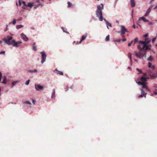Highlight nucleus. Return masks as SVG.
I'll use <instances>...</instances> for the list:
<instances>
[{"label":"nucleus","instance_id":"nucleus-1","mask_svg":"<svg viewBox=\"0 0 157 157\" xmlns=\"http://www.w3.org/2000/svg\"><path fill=\"white\" fill-rule=\"evenodd\" d=\"M146 74H144L143 76L141 78L140 80L142 82L139 81L138 82H137L138 84L142 86V89H140L141 91V94L138 96V97L139 98L143 97H146L147 93L144 91L143 89H145L146 90H149V89L147 86V82L146 81L147 78L146 77Z\"/></svg>","mask_w":157,"mask_h":157},{"label":"nucleus","instance_id":"nucleus-2","mask_svg":"<svg viewBox=\"0 0 157 157\" xmlns=\"http://www.w3.org/2000/svg\"><path fill=\"white\" fill-rule=\"evenodd\" d=\"M97 9L95 11V13L96 17L99 19L100 21H102L104 20L106 23V27L108 29V21L105 18H103V15L102 14V10L104 9V5L103 4L101 3V4L98 5L97 6Z\"/></svg>","mask_w":157,"mask_h":157},{"label":"nucleus","instance_id":"nucleus-3","mask_svg":"<svg viewBox=\"0 0 157 157\" xmlns=\"http://www.w3.org/2000/svg\"><path fill=\"white\" fill-rule=\"evenodd\" d=\"M2 40L4 41L6 44L9 45H12L13 47L17 48L19 47V45L17 44V41L14 39L12 40V42H11L10 41L7 40V39L6 38H3Z\"/></svg>","mask_w":157,"mask_h":157},{"label":"nucleus","instance_id":"nucleus-4","mask_svg":"<svg viewBox=\"0 0 157 157\" xmlns=\"http://www.w3.org/2000/svg\"><path fill=\"white\" fill-rule=\"evenodd\" d=\"M7 82V79L6 76L5 75L2 76V74L0 71V82L2 84H6Z\"/></svg>","mask_w":157,"mask_h":157},{"label":"nucleus","instance_id":"nucleus-5","mask_svg":"<svg viewBox=\"0 0 157 157\" xmlns=\"http://www.w3.org/2000/svg\"><path fill=\"white\" fill-rule=\"evenodd\" d=\"M120 26L121 28V32H118V33H120L121 36L123 37H125L124 35L125 34V33L126 32H128V31L124 26L121 25Z\"/></svg>","mask_w":157,"mask_h":157},{"label":"nucleus","instance_id":"nucleus-6","mask_svg":"<svg viewBox=\"0 0 157 157\" xmlns=\"http://www.w3.org/2000/svg\"><path fill=\"white\" fill-rule=\"evenodd\" d=\"M40 54L41 56V62L43 64L45 61L47 55L44 51L40 52Z\"/></svg>","mask_w":157,"mask_h":157},{"label":"nucleus","instance_id":"nucleus-7","mask_svg":"<svg viewBox=\"0 0 157 157\" xmlns=\"http://www.w3.org/2000/svg\"><path fill=\"white\" fill-rule=\"evenodd\" d=\"M35 87L36 90L37 91L40 90H43L44 89V86L39 84H36L35 85Z\"/></svg>","mask_w":157,"mask_h":157},{"label":"nucleus","instance_id":"nucleus-8","mask_svg":"<svg viewBox=\"0 0 157 157\" xmlns=\"http://www.w3.org/2000/svg\"><path fill=\"white\" fill-rule=\"evenodd\" d=\"M135 56L138 58L140 59H144V57L145 59L146 57V53H145V55L144 56V55L142 53H138L136 52Z\"/></svg>","mask_w":157,"mask_h":157},{"label":"nucleus","instance_id":"nucleus-9","mask_svg":"<svg viewBox=\"0 0 157 157\" xmlns=\"http://www.w3.org/2000/svg\"><path fill=\"white\" fill-rule=\"evenodd\" d=\"M21 38L25 41L27 42L29 40V38L24 33H21Z\"/></svg>","mask_w":157,"mask_h":157},{"label":"nucleus","instance_id":"nucleus-10","mask_svg":"<svg viewBox=\"0 0 157 157\" xmlns=\"http://www.w3.org/2000/svg\"><path fill=\"white\" fill-rule=\"evenodd\" d=\"M55 90L53 89L52 90V96L51 98L52 99H55Z\"/></svg>","mask_w":157,"mask_h":157},{"label":"nucleus","instance_id":"nucleus-11","mask_svg":"<svg viewBox=\"0 0 157 157\" xmlns=\"http://www.w3.org/2000/svg\"><path fill=\"white\" fill-rule=\"evenodd\" d=\"M34 4V2H29L26 5V6L29 7L31 8L33 6Z\"/></svg>","mask_w":157,"mask_h":157},{"label":"nucleus","instance_id":"nucleus-12","mask_svg":"<svg viewBox=\"0 0 157 157\" xmlns=\"http://www.w3.org/2000/svg\"><path fill=\"white\" fill-rule=\"evenodd\" d=\"M88 34L87 33H86L85 35H83L82 36V38L81 39V41H83L84 40L86 37L88 36Z\"/></svg>","mask_w":157,"mask_h":157},{"label":"nucleus","instance_id":"nucleus-13","mask_svg":"<svg viewBox=\"0 0 157 157\" xmlns=\"http://www.w3.org/2000/svg\"><path fill=\"white\" fill-rule=\"evenodd\" d=\"M141 20H143L144 21V22H148V20L146 19L144 17H140L139 18V21H140Z\"/></svg>","mask_w":157,"mask_h":157},{"label":"nucleus","instance_id":"nucleus-14","mask_svg":"<svg viewBox=\"0 0 157 157\" xmlns=\"http://www.w3.org/2000/svg\"><path fill=\"white\" fill-rule=\"evenodd\" d=\"M130 3L132 7H133L135 6V3L134 0H131Z\"/></svg>","mask_w":157,"mask_h":157},{"label":"nucleus","instance_id":"nucleus-15","mask_svg":"<svg viewBox=\"0 0 157 157\" xmlns=\"http://www.w3.org/2000/svg\"><path fill=\"white\" fill-rule=\"evenodd\" d=\"M151 9L150 8H149L147 10L146 13H145L144 15V16L146 17L147 16L148 14H149V13H150L151 11Z\"/></svg>","mask_w":157,"mask_h":157},{"label":"nucleus","instance_id":"nucleus-16","mask_svg":"<svg viewBox=\"0 0 157 157\" xmlns=\"http://www.w3.org/2000/svg\"><path fill=\"white\" fill-rule=\"evenodd\" d=\"M61 29H62L63 32L66 33L67 34H69V33L67 31V29L66 28H64L63 27H61Z\"/></svg>","mask_w":157,"mask_h":157},{"label":"nucleus","instance_id":"nucleus-17","mask_svg":"<svg viewBox=\"0 0 157 157\" xmlns=\"http://www.w3.org/2000/svg\"><path fill=\"white\" fill-rule=\"evenodd\" d=\"M145 44H147L150 41V40L149 39V38H146L145 39Z\"/></svg>","mask_w":157,"mask_h":157},{"label":"nucleus","instance_id":"nucleus-18","mask_svg":"<svg viewBox=\"0 0 157 157\" xmlns=\"http://www.w3.org/2000/svg\"><path fill=\"white\" fill-rule=\"evenodd\" d=\"M20 82L19 81H14V82H13L12 83V86H11V88H13V86L16 85V84L17 83V82Z\"/></svg>","mask_w":157,"mask_h":157},{"label":"nucleus","instance_id":"nucleus-19","mask_svg":"<svg viewBox=\"0 0 157 157\" xmlns=\"http://www.w3.org/2000/svg\"><path fill=\"white\" fill-rule=\"evenodd\" d=\"M41 6L42 7L43 6V4L41 3H39L37 5H35L34 7V9H36L38 7H39V6Z\"/></svg>","mask_w":157,"mask_h":157},{"label":"nucleus","instance_id":"nucleus-20","mask_svg":"<svg viewBox=\"0 0 157 157\" xmlns=\"http://www.w3.org/2000/svg\"><path fill=\"white\" fill-rule=\"evenodd\" d=\"M23 25H17L16 26V28L17 29H19L21 28H23Z\"/></svg>","mask_w":157,"mask_h":157},{"label":"nucleus","instance_id":"nucleus-21","mask_svg":"<svg viewBox=\"0 0 157 157\" xmlns=\"http://www.w3.org/2000/svg\"><path fill=\"white\" fill-rule=\"evenodd\" d=\"M67 4L68 5L67 7L68 8H71L72 6V4L69 1L68 2Z\"/></svg>","mask_w":157,"mask_h":157},{"label":"nucleus","instance_id":"nucleus-22","mask_svg":"<svg viewBox=\"0 0 157 157\" xmlns=\"http://www.w3.org/2000/svg\"><path fill=\"white\" fill-rule=\"evenodd\" d=\"M128 56L129 59H130L131 63H132V55L130 53H128Z\"/></svg>","mask_w":157,"mask_h":157},{"label":"nucleus","instance_id":"nucleus-23","mask_svg":"<svg viewBox=\"0 0 157 157\" xmlns=\"http://www.w3.org/2000/svg\"><path fill=\"white\" fill-rule=\"evenodd\" d=\"M13 37L12 36H7L6 38H5L7 39V40L9 41V40H11L12 39Z\"/></svg>","mask_w":157,"mask_h":157},{"label":"nucleus","instance_id":"nucleus-24","mask_svg":"<svg viewBox=\"0 0 157 157\" xmlns=\"http://www.w3.org/2000/svg\"><path fill=\"white\" fill-rule=\"evenodd\" d=\"M56 73L57 74H59L61 75H63V72L62 71H58V72H56Z\"/></svg>","mask_w":157,"mask_h":157},{"label":"nucleus","instance_id":"nucleus-25","mask_svg":"<svg viewBox=\"0 0 157 157\" xmlns=\"http://www.w3.org/2000/svg\"><path fill=\"white\" fill-rule=\"evenodd\" d=\"M153 59V58L151 56L149 57L147 59V60L148 61H152Z\"/></svg>","mask_w":157,"mask_h":157},{"label":"nucleus","instance_id":"nucleus-26","mask_svg":"<svg viewBox=\"0 0 157 157\" xmlns=\"http://www.w3.org/2000/svg\"><path fill=\"white\" fill-rule=\"evenodd\" d=\"M24 103L25 104L27 105H31V103L29 101H25L24 102Z\"/></svg>","mask_w":157,"mask_h":157},{"label":"nucleus","instance_id":"nucleus-27","mask_svg":"<svg viewBox=\"0 0 157 157\" xmlns=\"http://www.w3.org/2000/svg\"><path fill=\"white\" fill-rule=\"evenodd\" d=\"M30 79L28 80L25 82V84L26 85H28L30 82Z\"/></svg>","mask_w":157,"mask_h":157},{"label":"nucleus","instance_id":"nucleus-28","mask_svg":"<svg viewBox=\"0 0 157 157\" xmlns=\"http://www.w3.org/2000/svg\"><path fill=\"white\" fill-rule=\"evenodd\" d=\"M138 41V38L137 37H136L135 38V40H134V44L133 45H134L135 43L137 42Z\"/></svg>","mask_w":157,"mask_h":157},{"label":"nucleus","instance_id":"nucleus-29","mask_svg":"<svg viewBox=\"0 0 157 157\" xmlns=\"http://www.w3.org/2000/svg\"><path fill=\"white\" fill-rule=\"evenodd\" d=\"M33 50L35 51H37V48L35 46H34L33 47Z\"/></svg>","mask_w":157,"mask_h":157},{"label":"nucleus","instance_id":"nucleus-30","mask_svg":"<svg viewBox=\"0 0 157 157\" xmlns=\"http://www.w3.org/2000/svg\"><path fill=\"white\" fill-rule=\"evenodd\" d=\"M21 0L22 1V2L23 4L25 6H26V5L27 4H26V2L25 1H23L22 0Z\"/></svg>","mask_w":157,"mask_h":157},{"label":"nucleus","instance_id":"nucleus-31","mask_svg":"<svg viewBox=\"0 0 157 157\" xmlns=\"http://www.w3.org/2000/svg\"><path fill=\"white\" fill-rule=\"evenodd\" d=\"M16 23V20L15 19H13V22H12V24L13 25H15Z\"/></svg>","mask_w":157,"mask_h":157},{"label":"nucleus","instance_id":"nucleus-32","mask_svg":"<svg viewBox=\"0 0 157 157\" xmlns=\"http://www.w3.org/2000/svg\"><path fill=\"white\" fill-rule=\"evenodd\" d=\"M139 42L140 44H145L144 41L140 40V41H139Z\"/></svg>","mask_w":157,"mask_h":157},{"label":"nucleus","instance_id":"nucleus-33","mask_svg":"<svg viewBox=\"0 0 157 157\" xmlns=\"http://www.w3.org/2000/svg\"><path fill=\"white\" fill-rule=\"evenodd\" d=\"M138 49L140 50V51H141L142 50V48L141 47V46H140V45H138Z\"/></svg>","mask_w":157,"mask_h":157},{"label":"nucleus","instance_id":"nucleus-34","mask_svg":"<svg viewBox=\"0 0 157 157\" xmlns=\"http://www.w3.org/2000/svg\"><path fill=\"white\" fill-rule=\"evenodd\" d=\"M145 50H148L149 49L148 46H147V45H146V46H145Z\"/></svg>","mask_w":157,"mask_h":157},{"label":"nucleus","instance_id":"nucleus-35","mask_svg":"<svg viewBox=\"0 0 157 157\" xmlns=\"http://www.w3.org/2000/svg\"><path fill=\"white\" fill-rule=\"evenodd\" d=\"M136 70L137 71L139 72L140 73H142V71L140 69H139L138 68H137Z\"/></svg>","mask_w":157,"mask_h":157},{"label":"nucleus","instance_id":"nucleus-36","mask_svg":"<svg viewBox=\"0 0 157 157\" xmlns=\"http://www.w3.org/2000/svg\"><path fill=\"white\" fill-rule=\"evenodd\" d=\"M133 41L132 40V41H131V42L129 43L128 44V46H131V44L133 43Z\"/></svg>","mask_w":157,"mask_h":157},{"label":"nucleus","instance_id":"nucleus-37","mask_svg":"<svg viewBox=\"0 0 157 157\" xmlns=\"http://www.w3.org/2000/svg\"><path fill=\"white\" fill-rule=\"evenodd\" d=\"M22 20V17H19L17 20L18 21H21Z\"/></svg>","mask_w":157,"mask_h":157},{"label":"nucleus","instance_id":"nucleus-38","mask_svg":"<svg viewBox=\"0 0 157 157\" xmlns=\"http://www.w3.org/2000/svg\"><path fill=\"white\" fill-rule=\"evenodd\" d=\"M146 44H144L143 46V47L142 48V50H145V46H146Z\"/></svg>","mask_w":157,"mask_h":157},{"label":"nucleus","instance_id":"nucleus-39","mask_svg":"<svg viewBox=\"0 0 157 157\" xmlns=\"http://www.w3.org/2000/svg\"><path fill=\"white\" fill-rule=\"evenodd\" d=\"M28 71L32 73L34 72L33 70H29Z\"/></svg>","mask_w":157,"mask_h":157},{"label":"nucleus","instance_id":"nucleus-40","mask_svg":"<svg viewBox=\"0 0 157 157\" xmlns=\"http://www.w3.org/2000/svg\"><path fill=\"white\" fill-rule=\"evenodd\" d=\"M5 53V51H1L0 52V54H4Z\"/></svg>","mask_w":157,"mask_h":157},{"label":"nucleus","instance_id":"nucleus-41","mask_svg":"<svg viewBox=\"0 0 157 157\" xmlns=\"http://www.w3.org/2000/svg\"><path fill=\"white\" fill-rule=\"evenodd\" d=\"M121 41V40L120 39H117V40H115L114 41L120 42Z\"/></svg>","mask_w":157,"mask_h":157},{"label":"nucleus","instance_id":"nucleus-42","mask_svg":"<svg viewBox=\"0 0 157 157\" xmlns=\"http://www.w3.org/2000/svg\"><path fill=\"white\" fill-rule=\"evenodd\" d=\"M148 67H149V68L151 67V63H150V62H149L148 63Z\"/></svg>","mask_w":157,"mask_h":157},{"label":"nucleus","instance_id":"nucleus-43","mask_svg":"<svg viewBox=\"0 0 157 157\" xmlns=\"http://www.w3.org/2000/svg\"><path fill=\"white\" fill-rule=\"evenodd\" d=\"M156 39V38H154L152 40V42L153 43H154V42L155 41V40Z\"/></svg>","mask_w":157,"mask_h":157},{"label":"nucleus","instance_id":"nucleus-44","mask_svg":"<svg viewBox=\"0 0 157 157\" xmlns=\"http://www.w3.org/2000/svg\"><path fill=\"white\" fill-rule=\"evenodd\" d=\"M32 101L33 103L34 104H35V103L36 102V101H35V100L33 99H32Z\"/></svg>","mask_w":157,"mask_h":157},{"label":"nucleus","instance_id":"nucleus-45","mask_svg":"<svg viewBox=\"0 0 157 157\" xmlns=\"http://www.w3.org/2000/svg\"><path fill=\"white\" fill-rule=\"evenodd\" d=\"M105 40L106 41H108V35H107L106 38H105Z\"/></svg>","mask_w":157,"mask_h":157},{"label":"nucleus","instance_id":"nucleus-46","mask_svg":"<svg viewBox=\"0 0 157 157\" xmlns=\"http://www.w3.org/2000/svg\"><path fill=\"white\" fill-rule=\"evenodd\" d=\"M21 1H22L21 0H19V3L20 6H21Z\"/></svg>","mask_w":157,"mask_h":157},{"label":"nucleus","instance_id":"nucleus-47","mask_svg":"<svg viewBox=\"0 0 157 157\" xmlns=\"http://www.w3.org/2000/svg\"><path fill=\"white\" fill-rule=\"evenodd\" d=\"M26 7L27 6H22V8L24 10H25V9L26 10V9H27Z\"/></svg>","mask_w":157,"mask_h":157},{"label":"nucleus","instance_id":"nucleus-48","mask_svg":"<svg viewBox=\"0 0 157 157\" xmlns=\"http://www.w3.org/2000/svg\"><path fill=\"white\" fill-rule=\"evenodd\" d=\"M17 42L18 44H21L22 43V42L20 41H17Z\"/></svg>","mask_w":157,"mask_h":157},{"label":"nucleus","instance_id":"nucleus-49","mask_svg":"<svg viewBox=\"0 0 157 157\" xmlns=\"http://www.w3.org/2000/svg\"><path fill=\"white\" fill-rule=\"evenodd\" d=\"M7 30H8V27H6V28L4 29V31H5V32H6Z\"/></svg>","mask_w":157,"mask_h":157},{"label":"nucleus","instance_id":"nucleus-50","mask_svg":"<svg viewBox=\"0 0 157 157\" xmlns=\"http://www.w3.org/2000/svg\"><path fill=\"white\" fill-rule=\"evenodd\" d=\"M148 35V34L147 33L146 34H145V35H144V37H146Z\"/></svg>","mask_w":157,"mask_h":157},{"label":"nucleus","instance_id":"nucleus-51","mask_svg":"<svg viewBox=\"0 0 157 157\" xmlns=\"http://www.w3.org/2000/svg\"><path fill=\"white\" fill-rule=\"evenodd\" d=\"M33 71L34 72H36L37 71V70L36 69H35Z\"/></svg>","mask_w":157,"mask_h":157},{"label":"nucleus","instance_id":"nucleus-52","mask_svg":"<svg viewBox=\"0 0 157 157\" xmlns=\"http://www.w3.org/2000/svg\"><path fill=\"white\" fill-rule=\"evenodd\" d=\"M126 38H124L123 39H122V41H126Z\"/></svg>","mask_w":157,"mask_h":157},{"label":"nucleus","instance_id":"nucleus-53","mask_svg":"<svg viewBox=\"0 0 157 157\" xmlns=\"http://www.w3.org/2000/svg\"><path fill=\"white\" fill-rule=\"evenodd\" d=\"M152 77H153V78H156L157 77V76H154V75H153L152 76Z\"/></svg>","mask_w":157,"mask_h":157},{"label":"nucleus","instance_id":"nucleus-54","mask_svg":"<svg viewBox=\"0 0 157 157\" xmlns=\"http://www.w3.org/2000/svg\"><path fill=\"white\" fill-rule=\"evenodd\" d=\"M109 26L110 27H112V25H111V24L109 22Z\"/></svg>","mask_w":157,"mask_h":157},{"label":"nucleus","instance_id":"nucleus-55","mask_svg":"<svg viewBox=\"0 0 157 157\" xmlns=\"http://www.w3.org/2000/svg\"><path fill=\"white\" fill-rule=\"evenodd\" d=\"M155 66H152V68L153 70H154L155 69Z\"/></svg>","mask_w":157,"mask_h":157},{"label":"nucleus","instance_id":"nucleus-56","mask_svg":"<svg viewBox=\"0 0 157 157\" xmlns=\"http://www.w3.org/2000/svg\"><path fill=\"white\" fill-rule=\"evenodd\" d=\"M69 89V87L67 86L66 88V91H67Z\"/></svg>","mask_w":157,"mask_h":157},{"label":"nucleus","instance_id":"nucleus-57","mask_svg":"<svg viewBox=\"0 0 157 157\" xmlns=\"http://www.w3.org/2000/svg\"><path fill=\"white\" fill-rule=\"evenodd\" d=\"M56 71L57 72H58V71H59L56 68L55 69V70L54 71Z\"/></svg>","mask_w":157,"mask_h":157},{"label":"nucleus","instance_id":"nucleus-58","mask_svg":"<svg viewBox=\"0 0 157 157\" xmlns=\"http://www.w3.org/2000/svg\"><path fill=\"white\" fill-rule=\"evenodd\" d=\"M36 2H40V0H36Z\"/></svg>","mask_w":157,"mask_h":157},{"label":"nucleus","instance_id":"nucleus-59","mask_svg":"<svg viewBox=\"0 0 157 157\" xmlns=\"http://www.w3.org/2000/svg\"><path fill=\"white\" fill-rule=\"evenodd\" d=\"M157 94V92H154V93L153 94Z\"/></svg>","mask_w":157,"mask_h":157},{"label":"nucleus","instance_id":"nucleus-60","mask_svg":"<svg viewBox=\"0 0 157 157\" xmlns=\"http://www.w3.org/2000/svg\"><path fill=\"white\" fill-rule=\"evenodd\" d=\"M153 24V23L152 22H150V23H149V25H152Z\"/></svg>","mask_w":157,"mask_h":157},{"label":"nucleus","instance_id":"nucleus-61","mask_svg":"<svg viewBox=\"0 0 157 157\" xmlns=\"http://www.w3.org/2000/svg\"><path fill=\"white\" fill-rule=\"evenodd\" d=\"M132 27L133 28H134V29H135V25H134L133 26H132Z\"/></svg>","mask_w":157,"mask_h":157},{"label":"nucleus","instance_id":"nucleus-62","mask_svg":"<svg viewBox=\"0 0 157 157\" xmlns=\"http://www.w3.org/2000/svg\"><path fill=\"white\" fill-rule=\"evenodd\" d=\"M135 61L136 62H138V60H137V59H134Z\"/></svg>","mask_w":157,"mask_h":157},{"label":"nucleus","instance_id":"nucleus-63","mask_svg":"<svg viewBox=\"0 0 157 157\" xmlns=\"http://www.w3.org/2000/svg\"><path fill=\"white\" fill-rule=\"evenodd\" d=\"M24 9L22 10H21L20 13H21V12H24Z\"/></svg>","mask_w":157,"mask_h":157},{"label":"nucleus","instance_id":"nucleus-64","mask_svg":"<svg viewBox=\"0 0 157 157\" xmlns=\"http://www.w3.org/2000/svg\"><path fill=\"white\" fill-rule=\"evenodd\" d=\"M157 8V5H156V6L155 7L154 9H156Z\"/></svg>","mask_w":157,"mask_h":157}]
</instances>
